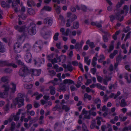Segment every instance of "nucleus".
<instances>
[{
  "label": "nucleus",
  "instance_id": "obj_47",
  "mask_svg": "<svg viewBox=\"0 0 131 131\" xmlns=\"http://www.w3.org/2000/svg\"><path fill=\"white\" fill-rule=\"evenodd\" d=\"M6 2L7 4L9 5L10 3H12V6L13 7H14L16 6V4L15 3L14 4V2H12V0H6Z\"/></svg>",
  "mask_w": 131,
  "mask_h": 131
},
{
  "label": "nucleus",
  "instance_id": "obj_3",
  "mask_svg": "<svg viewBox=\"0 0 131 131\" xmlns=\"http://www.w3.org/2000/svg\"><path fill=\"white\" fill-rule=\"evenodd\" d=\"M35 28L36 25L33 23H30V26L28 28L29 34L31 35H35L36 32Z\"/></svg>",
  "mask_w": 131,
  "mask_h": 131
},
{
  "label": "nucleus",
  "instance_id": "obj_58",
  "mask_svg": "<svg viewBox=\"0 0 131 131\" xmlns=\"http://www.w3.org/2000/svg\"><path fill=\"white\" fill-rule=\"evenodd\" d=\"M131 32L130 31L126 35V36L125 37V38L124 39V41H126L127 39L128 38H129L130 37V34Z\"/></svg>",
  "mask_w": 131,
  "mask_h": 131
},
{
  "label": "nucleus",
  "instance_id": "obj_27",
  "mask_svg": "<svg viewBox=\"0 0 131 131\" xmlns=\"http://www.w3.org/2000/svg\"><path fill=\"white\" fill-rule=\"evenodd\" d=\"M124 78L126 79L128 83H130L131 82V74H130L128 76L126 74Z\"/></svg>",
  "mask_w": 131,
  "mask_h": 131
},
{
  "label": "nucleus",
  "instance_id": "obj_6",
  "mask_svg": "<svg viewBox=\"0 0 131 131\" xmlns=\"http://www.w3.org/2000/svg\"><path fill=\"white\" fill-rule=\"evenodd\" d=\"M14 28L19 32H23L25 30L26 26L25 25L20 26L18 25H16L14 26Z\"/></svg>",
  "mask_w": 131,
  "mask_h": 131
},
{
  "label": "nucleus",
  "instance_id": "obj_15",
  "mask_svg": "<svg viewBox=\"0 0 131 131\" xmlns=\"http://www.w3.org/2000/svg\"><path fill=\"white\" fill-rule=\"evenodd\" d=\"M2 87L4 89V92H7L9 91L10 89L9 85L7 84H5L3 85Z\"/></svg>",
  "mask_w": 131,
  "mask_h": 131
},
{
  "label": "nucleus",
  "instance_id": "obj_16",
  "mask_svg": "<svg viewBox=\"0 0 131 131\" xmlns=\"http://www.w3.org/2000/svg\"><path fill=\"white\" fill-rule=\"evenodd\" d=\"M114 41H112L110 44V46L108 48V52L110 53L114 49Z\"/></svg>",
  "mask_w": 131,
  "mask_h": 131
},
{
  "label": "nucleus",
  "instance_id": "obj_22",
  "mask_svg": "<svg viewBox=\"0 0 131 131\" xmlns=\"http://www.w3.org/2000/svg\"><path fill=\"white\" fill-rule=\"evenodd\" d=\"M49 88L50 90V93L51 95H54L56 93V91L55 90V88L52 86H50L49 87Z\"/></svg>",
  "mask_w": 131,
  "mask_h": 131
},
{
  "label": "nucleus",
  "instance_id": "obj_29",
  "mask_svg": "<svg viewBox=\"0 0 131 131\" xmlns=\"http://www.w3.org/2000/svg\"><path fill=\"white\" fill-rule=\"evenodd\" d=\"M1 4L2 6L3 7L9 8L10 7L9 5L7 4V3H6L5 1L2 2Z\"/></svg>",
  "mask_w": 131,
  "mask_h": 131
},
{
  "label": "nucleus",
  "instance_id": "obj_2",
  "mask_svg": "<svg viewBox=\"0 0 131 131\" xmlns=\"http://www.w3.org/2000/svg\"><path fill=\"white\" fill-rule=\"evenodd\" d=\"M30 70H29L27 68L26 66H24L20 69L19 71V74L21 76H24L25 75L29 74Z\"/></svg>",
  "mask_w": 131,
  "mask_h": 131
},
{
  "label": "nucleus",
  "instance_id": "obj_62",
  "mask_svg": "<svg viewBox=\"0 0 131 131\" xmlns=\"http://www.w3.org/2000/svg\"><path fill=\"white\" fill-rule=\"evenodd\" d=\"M79 67L80 68L81 70L82 71V72H84V70L82 67V64L80 63L79 62Z\"/></svg>",
  "mask_w": 131,
  "mask_h": 131
},
{
  "label": "nucleus",
  "instance_id": "obj_39",
  "mask_svg": "<svg viewBox=\"0 0 131 131\" xmlns=\"http://www.w3.org/2000/svg\"><path fill=\"white\" fill-rule=\"evenodd\" d=\"M51 8L49 7L48 6H44L43 8L41 9V11L45 10L46 11H50L51 10Z\"/></svg>",
  "mask_w": 131,
  "mask_h": 131
},
{
  "label": "nucleus",
  "instance_id": "obj_50",
  "mask_svg": "<svg viewBox=\"0 0 131 131\" xmlns=\"http://www.w3.org/2000/svg\"><path fill=\"white\" fill-rule=\"evenodd\" d=\"M71 23L70 21V19H67V23L66 24V26L67 27H70L71 25Z\"/></svg>",
  "mask_w": 131,
  "mask_h": 131
},
{
  "label": "nucleus",
  "instance_id": "obj_18",
  "mask_svg": "<svg viewBox=\"0 0 131 131\" xmlns=\"http://www.w3.org/2000/svg\"><path fill=\"white\" fill-rule=\"evenodd\" d=\"M24 99H22L21 100H20V101H19L18 102V103H16V102L15 101V105H16L17 104H18V108H19L21 107L22 106H23L24 104Z\"/></svg>",
  "mask_w": 131,
  "mask_h": 131
},
{
  "label": "nucleus",
  "instance_id": "obj_55",
  "mask_svg": "<svg viewBox=\"0 0 131 131\" xmlns=\"http://www.w3.org/2000/svg\"><path fill=\"white\" fill-rule=\"evenodd\" d=\"M26 112L27 113H29L30 115L31 116H34L35 114V112L33 111H29L28 110H27L26 111Z\"/></svg>",
  "mask_w": 131,
  "mask_h": 131
},
{
  "label": "nucleus",
  "instance_id": "obj_40",
  "mask_svg": "<svg viewBox=\"0 0 131 131\" xmlns=\"http://www.w3.org/2000/svg\"><path fill=\"white\" fill-rule=\"evenodd\" d=\"M28 13L31 15H33L35 14L34 10L30 8L28 9Z\"/></svg>",
  "mask_w": 131,
  "mask_h": 131
},
{
  "label": "nucleus",
  "instance_id": "obj_8",
  "mask_svg": "<svg viewBox=\"0 0 131 131\" xmlns=\"http://www.w3.org/2000/svg\"><path fill=\"white\" fill-rule=\"evenodd\" d=\"M20 46V44L19 42H16L14 44V49L16 53H19L20 52L19 48Z\"/></svg>",
  "mask_w": 131,
  "mask_h": 131
},
{
  "label": "nucleus",
  "instance_id": "obj_26",
  "mask_svg": "<svg viewBox=\"0 0 131 131\" xmlns=\"http://www.w3.org/2000/svg\"><path fill=\"white\" fill-rule=\"evenodd\" d=\"M87 99L89 100H90L92 99V96L91 95H89L88 94L85 93L84 95V100H85V99Z\"/></svg>",
  "mask_w": 131,
  "mask_h": 131
},
{
  "label": "nucleus",
  "instance_id": "obj_46",
  "mask_svg": "<svg viewBox=\"0 0 131 131\" xmlns=\"http://www.w3.org/2000/svg\"><path fill=\"white\" fill-rule=\"evenodd\" d=\"M15 124L14 122H12L11 124L10 130L11 131H13L15 129Z\"/></svg>",
  "mask_w": 131,
  "mask_h": 131
},
{
  "label": "nucleus",
  "instance_id": "obj_12",
  "mask_svg": "<svg viewBox=\"0 0 131 131\" xmlns=\"http://www.w3.org/2000/svg\"><path fill=\"white\" fill-rule=\"evenodd\" d=\"M35 64L38 65L39 66H40V65L44 63V59H38L37 60H34Z\"/></svg>",
  "mask_w": 131,
  "mask_h": 131
},
{
  "label": "nucleus",
  "instance_id": "obj_25",
  "mask_svg": "<svg viewBox=\"0 0 131 131\" xmlns=\"http://www.w3.org/2000/svg\"><path fill=\"white\" fill-rule=\"evenodd\" d=\"M8 93L7 92H0V97L1 98H5L8 96Z\"/></svg>",
  "mask_w": 131,
  "mask_h": 131
},
{
  "label": "nucleus",
  "instance_id": "obj_56",
  "mask_svg": "<svg viewBox=\"0 0 131 131\" xmlns=\"http://www.w3.org/2000/svg\"><path fill=\"white\" fill-rule=\"evenodd\" d=\"M96 69L95 68H92L91 69V72L93 74H95L96 72Z\"/></svg>",
  "mask_w": 131,
  "mask_h": 131
},
{
  "label": "nucleus",
  "instance_id": "obj_49",
  "mask_svg": "<svg viewBox=\"0 0 131 131\" xmlns=\"http://www.w3.org/2000/svg\"><path fill=\"white\" fill-rule=\"evenodd\" d=\"M59 35V33L57 32L55 34L53 37V39L54 40L57 41L58 39V36Z\"/></svg>",
  "mask_w": 131,
  "mask_h": 131
},
{
  "label": "nucleus",
  "instance_id": "obj_60",
  "mask_svg": "<svg viewBox=\"0 0 131 131\" xmlns=\"http://www.w3.org/2000/svg\"><path fill=\"white\" fill-rule=\"evenodd\" d=\"M103 39L104 42H107L108 41V39L106 35L103 36Z\"/></svg>",
  "mask_w": 131,
  "mask_h": 131
},
{
  "label": "nucleus",
  "instance_id": "obj_4",
  "mask_svg": "<svg viewBox=\"0 0 131 131\" xmlns=\"http://www.w3.org/2000/svg\"><path fill=\"white\" fill-rule=\"evenodd\" d=\"M67 17L69 18L68 19H70L71 23L76 19L77 18L76 15L74 14H72L70 12H68L67 15Z\"/></svg>",
  "mask_w": 131,
  "mask_h": 131
},
{
  "label": "nucleus",
  "instance_id": "obj_52",
  "mask_svg": "<svg viewBox=\"0 0 131 131\" xmlns=\"http://www.w3.org/2000/svg\"><path fill=\"white\" fill-rule=\"evenodd\" d=\"M130 29L128 26L126 27V28H124L123 29V31L125 33H127L130 30Z\"/></svg>",
  "mask_w": 131,
  "mask_h": 131
},
{
  "label": "nucleus",
  "instance_id": "obj_7",
  "mask_svg": "<svg viewBox=\"0 0 131 131\" xmlns=\"http://www.w3.org/2000/svg\"><path fill=\"white\" fill-rule=\"evenodd\" d=\"M24 58L26 62L28 63L31 62L32 59V56L29 52H27L25 54Z\"/></svg>",
  "mask_w": 131,
  "mask_h": 131
},
{
  "label": "nucleus",
  "instance_id": "obj_5",
  "mask_svg": "<svg viewBox=\"0 0 131 131\" xmlns=\"http://www.w3.org/2000/svg\"><path fill=\"white\" fill-rule=\"evenodd\" d=\"M120 16L121 15L120 13L119 12H118L114 15H111L109 17L110 18L111 21L112 22L115 19L119 20Z\"/></svg>",
  "mask_w": 131,
  "mask_h": 131
},
{
  "label": "nucleus",
  "instance_id": "obj_10",
  "mask_svg": "<svg viewBox=\"0 0 131 131\" xmlns=\"http://www.w3.org/2000/svg\"><path fill=\"white\" fill-rule=\"evenodd\" d=\"M53 22V20L52 18L48 17L45 19L44 20L43 23L45 24H48L49 26H51Z\"/></svg>",
  "mask_w": 131,
  "mask_h": 131
},
{
  "label": "nucleus",
  "instance_id": "obj_38",
  "mask_svg": "<svg viewBox=\"0 0 131 131\" xmlns=\"http://www.w3.org/2000/svg\"><path fill=\"white\" fill-rule=\"evenodd\" d=\"M124 2V0H121L120 2H118L117 4L116 5V7L117 8H119L120 7Z\"/></svg>",
  "mask_w": 131,
  "mask_h": 131
},
{
  "label": "nucleus",
  "instance_id": "obj_63",
  "mask_svg": "<svg viewBox=\"0 0 131 131\" xmlns=\"http://www.w3.org/2000/svg\"><path fill=\"white\" fill-rule=\"evenodd\" d=\"M61 126V124L59 123H56L54 125V128H56L57 127H59Z\"/></svg>",
  "mask_w": 131,
  "mask_h": 131
},
{
  "label": "nucleus",
  "instance_id": "obj_44",
  "mask_svg": "<svg viewBox=\"0 0 131 131\" xmlns=\"http://www.w3.org/2000/svg\"><path fill=\"white\" fill-rule=\"evenodd\" d=\"M81 9L83 11L86 12L87 9V7L84 5H81L80 7Z\"/></svg>",
  "mask_w": 131,
  "mask_h": 131
},
{
  "label": "nucleus",
  "instance_id": "obj_61",
  "mask_svg": "<svg viewBox=\"0 0 131 131\" xmlns=\"http://www.w3.org/2000/svg\"><path fill=\"white\" fill-rule=\"evenodd\" d=\"M70 31V30L69 28H68L67 29L66 32H65L63 33L64 34H62L63 35L65 36H68L69 35V33Z\"/></svg>",
  "mask_w": 131,
  "mask_h": 131
},
{
  "label": "nucleus",
  "instance_id": "obj_59",
  "mask_svg": "<svg viewBox=\"0 0 131 131\" xmlns=\"http://www.w3.org/2000/svg\"><path fill=\"white\" fill-rule=\"evenodd\" d=\"M89 113V114L88 115H85L84 116V118H85L90 119V118L91 112Z\"/></svg>",
  "mask_w": 131,
  "mask_h": 131
},
{
  "label": "nucleus",
  "instance_id": "obj_19",
  "mask_svg": "<svg viewBox=\"0 0 131 131\" xmlns=\"http://www.w3.org/2000/svg\"><path fill=\"white\" fill-rule=\"evenodd\" d=\"M11 84L12 85V87L10 89L11 92L14 93L16 91V85L13 83H11Z\"/></svg>",
  "mask_w": 131,
  "mask_h": 131
},
{
  "label": "nucleus",
  "instance_id": "obj_37",
  "mask_svg": "<svg viewBox=\"0 0 131 131\" xmlns=\"http://www.w3.org/2000/svg\"><path fill=\"white\" fill-rule=\"evenodd\" d=\"M27 4L28 6L29 7H31V5H34L35 3L34 2L32 1V0H29L27 1Z\"/></svg>",
  "mask_w": 131,
  "mask_h": 131
},
{
  "label": "nucleus",
  "instance_id": "obj_17",
  "mask_svg": "<svg viewBox=\"0 0 131 131\" xmlns=\"http://www.w3.org/2000/svg\"><path fill=\"white\" fill-rule=\"evenodd\" d=\"M23 95L21 93H18L17 95V97L15 98V101L16 102V103H18L19 101H20V100L24 99H22L23 97Z\"/></svg>",
  "mask_w": 131,
  "mask_h": 131
},
{
  "label": "nucleus",
  "instance_id": "obj_14",
  "mask_svg": "<svg viewBox=\"0 0 131 131\" xmlns=\"http://www.w3.org/2000/svg\"><path fill=\"white\" fill-rule=\"evenodd\" d=\"M11 64L8 62V61H0V66L1 67H3L5 66H8L10 65Z\"/></svg>",
  "mask_w": 131,
  "mask_h": 131
},
{
  "label": "nucleus",
  "instance_id": "obj_24",
  "mask_svg": "<svg viewBox=\"0 0 131 131\" xmlns=\"http://www.w3.org/2000/svg\"><path fill=\"white\" fill-rule=\"evenodd\" d=\"M118 53V51L117 50H114L113 52L111 53L109 56L110 58L111 59H113L114 56H115Z\"/></svg>",
  "mask_w": 131,
  "mask_h": 131
},
{
  "label": "nucleus",
  "instance_id": "obj_30",
  "mask_svg": "<svg viewBox=\"0 0 131 131\" xmlns=\"http://www.w3.org/2000/svg\"><path fill=\"white\" fill-rule=\"evenodd\" d=\"M5 49L4 47V45L0 41V52H3L5 51Z\"/></svg>",
  "mask_w": 131,
  "mask_h": 131
},
{
  "label": "nucleus",
  "instance_id": "obj_45",
  "mask_svg": "<svg viewBox=\"0 0 131 131\" xmlns=\"http://www.w3.org/2000/svg\"><path fill=\"white\" fill-rule=\"evenodd\" d=\"M67 69L68 71L71 72L73 70L72 67L70 63L68 64L67 65Z\"/></svg>",
  "mask_w": 131,
  "mask_h": 131
},
{
  "label": "nucleus",
  "instance_id": "obj_9",
  "mask_svg": "<svg viewBox=\"0 0 131 131\" xmlns=\"http://www.w3.org/2000/svg\"><path fill=\"white\" fill-rule=\"evenodd\" d=\"M41 71L40 70L32 69L30 70L29 74H31L35 75L38 76L40 74Z\"/></svg>",
  "mask_w": 131,
  "mask_h": 131
},
{
  "label": "nucleus",
  "instance_id": "obj_21",
  "mask_svg": "<svg viewBox=\"0 0 131 131\" xmlns=\"http://www.w3.org/2000/svg\"><path fill=\"white\" fill-rule=\"evenodd\" d=\"M2 81L4 82H6L8 83L9 82V80L8 79V77L7 76H4L2 77L1 78Z\"/></svg>",
  "mask_w": 131,
  "mask_h": 131
},
{
  "label": "nucleus",
  "instance_id": "obj_57",
  "mask_svg": "<svg viewBox=\"0 0 131 131\" xmlns=\"http://www.w3.org/2000/svg\"><path fill=\"white\" fill-rule=\"evenodd\" d=\"M97 81L100 82H101L103 80V78L102 77L98 75H97Z\"/></svg>",
  "mask_w": 131,
  "mask_h": 131
},
{
  "label": "nucleus",
  "instance_id": "obj_43",
  "mask_svg": "<svg viewBox=\"0 0 131 131\" xmlns=\"http://www.w3.org/2000/svg\"><path fill=\"white\" fill-rule=\"evenodd\" d=\"M23 79V81L26 82H28L30 81V80L28 76H24Z\"/></svg>",
  "mask_w": 131,
  "mask_h": 131
},
{
  "label": "nucleus",
  "instance_id": "obj_28",
  "mask_svg": "<svg viewBox=\"0 0 131 131\" xmlns=\"http://www.w3.org/2000/svg\"><path fill=\"white\" fill-rule=\"evenodd\" d=\"M120 105L122 107H124L127 106V103L124 99H123L122 100Z\"/></svg>",
  "mask_w": 131,
  "mask_h": 131
},
{
  "label": "nucleus",
  "instance_id": "obj_36",
  "mask_svg": "<svg viewBox=\"0 0 131 131\" xmlns=\"http://www.w3.org/2000/svg\"><path fill=\"white\" fill-rule=\"evenodd\" d=\"M79 23L78 21L74 22L73 23V27L74 29H77L79 27Z\"/></svg>",
  "mask_w": 131,
  "mask_h": 131
},
{
  "label": "nucleus",
  "instance_id": "obj_41",
  "mask_svg": "<svg viewBox=\"0 0 131 131\" xmlns=\"http://www.w3.org/2000/svg\"><path fill=\"white\" fill-rule=\"evenodd\" d=\"M123 9L124 10V11L125 12V14L126 15L128 12V6L127 5H125L124 6V8H123Z\"/></svg>",
  "mask_w": 131,
  "mask_h": 131
},
{
  "label": "nucleus",
  "instance_id": "obj_11",
  "mask_svg": "<svg viewBox=\"0 0 131 131\" xmlns=\"http://www.w3.org/2000/svg\"><path fill=\"white\" fill-rule=\"evenodd\" d=\"M31 48V46L28 44H25L23 47V49L24 51L26 52H29Z\"/></svg>",
  "mask_w": 131,
  "mask_h": 131
},
{
  "label": "nucleus",
  "instance_id": "obj_23",
  "mask_svg": "<svg viewBox=\"0 0 131 131\" xmlns=\"http://www.w3.org/2000/svg\"><path fill=\"white\" fill-rule=\"evenodd\" d=\"M63 83L65 84L67 83L74 84V81L70 79H66L63 81Z\"/></svg>",
  "mask_w": 131,
  "mask_h": 131
},
{
  "label": "nucleus",
  "instance_id": "obj_34",
  "mask_svg": "<svg viewBox=\"0 0 131 131\" xmlns=\"http://www.w3.org/2000/svg\"><path fill=\"white\" fill-rule=\"evenodd\" d=\"M54 6L56 9L57 13L58 14H59L60 12V7L56 4H54Z\"/></svg>",
  "mask_w": 131,
  "mask_h": 131
},
{
  "label": "nucleus",
  "instance_id": "obj_13",
  "mask_svg": "<svg viewBox=\"0 0 131 131\" xmlns=\"http://www.w3.org/2000/svg\"><path fill=\"white\" fill-rule=\"evenodd\" d=\"M96 122L95 120H93L91 122L90 125V128L91 129H93L95 128L96 129H99V127L98 126H96Z\"/></svg>",
  "mask_w": 131,
  "mask_h": 131
},
{
  "label": "nucleus",
  "instance_id": "obj_33",
  "mask_svg": "<svg viewBox=\"0 0 131 131\" xmlns=\"http://www.w3.org/2000/svg\"><path fill=\"white\" fill-rule=\"evenodd\" d=\"M99 58H100L98 60V62L100 63H102L105 60V57L103 55L101 54L100 55Z\"/></svg>",
  "mask_w": 131,
  "mask_h": 131
},
{
  "label": "nucleus",
  "instance_id": "obj_35",
  "mask_svg": "<svg viewBox=\"0 0 131 131\" xmlns=\"http://www.w3.org/2000/svg\"><path fill=\"white\" fill-rule=\"evenodd\" d=\"M24 87L25 88L29 89H31L32 87V84H25L24 85Z\"/></svg>",
  "mask_w": 131,
  "mask_h": 131
},
{
  "label": "nucleus",
  "instance_id": "obj_54",
  "mask_svg": "<svg viewBox=\"0 0 131 131\" xmlns=\"http://www.w3.org/2000/svg\"><path fill=\"white\" fill-rule=\"evenodd\" d=\"M122 59V57L121 55H119L116 58V61L117 62H119V61H121Z\"/></svg>",
  "mask_w": 131,
  "mask_h": 131
},
{
  "label": "nucleus",
  "instance_id": "obj_48",
  "mask_svg": "<svg viewBox=\"0 0 131 131\" xmlns=\"http://www.w3.org/2000/svg\"><path fill=\"white\" fill-rule=\"evenodd\" d=\"M17 62L18 64L20 65L22 67H24V66H25L24 65V63L21 61L20 60H17Z\"/></svg>",
  "mask_w": 131,
  "mask_h": 131
},
{
  "label": "nucleus",
  "instance_id": "obj_31",
  "mask_svg": "<svg viewBox=\"0 0 131 131\" xmlns=\"http://www.w3.org/2000/svg\"><path fill=\"white\" fill-rule=\"evenodd\" d=\"M97 60V59L95 57L93 58L92 62V64L93 67H94L96 66V61Z\"/></svg>",
  "mask_w": 131,
  "mask_h": 131
},
{
  "label": "nucleus",
  "instance_id": "obj_51",
  "mask_svg": "<svg viewBox=\"0 0 131 131\" xmlns=\"http://www.w3.org/2000/svg\"><path fill=\"white\" fill-rule=\"evenodd\" d=\"M49 74L52 76H54L56 74L55 72L53 70H49Z\"/></svg>",
  "mask_w": 131,
  "mask_h": 131
},
{
  "label": "nucleus",
  "instance_id": "obj_20",
  "mask_svg": "<svg viewBox=\"0 0 131 131\" xmlns=\"http://www.w3.org/2000/svg\"><path fill=\"white\" fill-rule=\"evenodd\" d=\"M82 46L81 45L79 42H77L75 45L74 48L77 51H79L82 48Z\"/></svg>",
  "mask_w": 131,
  "mask_h": 131
},
{
  "label": "nucleus",
  "instance_id": "obj_32",
  "mask_svg": "<svg viewBox=\"0 0 131 131\" xmlns=\"http://www.w3.org/2000/svg\"><path fill=\"white\" fill-rule=\"evenodd\" d=\"M62 109L65 110L66 112H67L70 110V108L67 105H64L62 106Z\"/></svg>",
  "mask_w": 131,
  "mask_h": 131
},
{
  "label": "nucleus",
  "instance_id": "obj_64",
  "mask_svg": "<svg viewBox=\"0 0 131 131\" xmlns=\"http://www.w3.org/2000/svg\"><path fill=\"white\" fill-rule=\"evenodd\" d=\"M82 128L83 131H89L86 125L84 124H83Z\"/></svg>",
  "mask_w": 131,
  "mask_h": 131
},
{
  "label": "nucleus",
  "instance_id": "obj_42",
  "mask_svg": "<svg viewBox=\"0 0 131 131\" xmlns=\"http://www.w3.org/2000/svg\"><path fill=\"white\" fill-rule=\"evenodd\" d=\"M96 119L97 120V125L100 126L101 125V122L100 119H102V118L100 117L97 116L96 118Z\"/></svg>",
  "mask_w": 131,
  "mask_h": 131
},
{
  "label": "nucleus",
  "instance_id": "obj_1",
  "mask_svg": "<svg viewBox=\"0 0 131 131\" xmlns=\"http://www.w3.org/2000/svg\"><path fill=\"white\" fill-rule=\"evenodd\" d=\"M34 50L37 52L41 50L43 48V43L41 40L36 41L33 46Z\"/></svg>",
  "mask_w": 131,
  "mask_h": 131
},
{
  "label": "nucleus",
  "instance_id": "obj_53",
  "mask_svg": "<svg viewBox=\"0 0 131 131\" xmlns=\"http://www.w3.org/2000/svg\"><path fill=\"white\" fill-rule=\"evenodd\" d=\"M91 111H86L85 110V108L83 109L82 111V115L84 114H86L88 113H90Z\"/></svg>",
  "mask_w": 131,
  "mask_h": 131
}]
</instances>
